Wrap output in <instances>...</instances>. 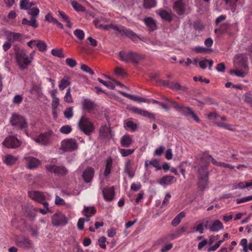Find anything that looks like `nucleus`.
Returning a JSON list of instances; mask_svg holds the SVG:
<instances>
[{"instance_id": "1", "label": "nucleus", "mask_w": 252, "mask_h": 252, "mask_svg": "<svg viewBox=\"0 0 252 252\" xmlns=\"http://www.w3.org/2000/svg\"><path fill=\"white\" fill-rule=\"evenodd\" d=\"M119 56L121 60L125 62L138 63L139 62L144 61L145 59L144 55L132 52H126L122 51L120 52Z\"/></svg>"}, {"instance_id": "2", "label": "nucleus", "mask_w": 252, "mask_h": 252, "mask_svg": "<svg viewBox=\"0 0 252 252\" xmlns=\"http://www.w3.org/2000/svg\"><path fill=\"white\" fill-rule=\"evenodd\" d=\"M164 99L168 101L170 103V106L174 108L177 111L186 116L191 117L196 122H199V118L190 108L184 107L175 101L170 100L167 97H164Z\"/></svg>"}, {"instance_id": "3", "label": "nucleus", "mask_w": 252, "mask_h": 252, "mask_svg": "<svg viewBox=\"0 0 252 252\" xmlns=\"http://www.w3.org/2000/svg\"><path fill=\"white\" fill-rule=\"evenodd\" d=\"M78 125L80 129L88 135H90L94 130L93 124L85 116L81 117Z\"/></svg>"}, {"instance_id": "4", "label": "nucleus", "mask_w": 252, "mask_h": 252, "mask_svg": "<svg viewBox=\"0 0 252 252\" xmlns=\"http://www.w3.org/2000/svg\"><path fill=\"white\" fill-rule=\"evenodd\" d=\"M10 122L12 126L21 129L26 128L28 126L25 118L17 114H13L12 115Z\"/></svg>"}, {"instance_id": "5", "label": "nucleus", "mask_w": 252, "mask_h": 252, "mask_svg": "<svg viewBox=\"0 0 252 252\" xmlns=\"http://www.w3.org/2000/svg\"><path fill=\"white\" fill-rule=\"evenodd\" d=\"M54 135V132L52 130H48L43 133L40 134L39 136L34 139L37 143L41 145L46 146L51 142V138Z\"/></svg>"}, {"instance_id": "6", "label": "nucleus", "mask_w": 252, "mask_h": 252, "mask_svg": "<svg viewBox=\"0 0 252 252\" xmlns=\"http://www.w3.org/2000/svg\"><path fill=\"white\" fill-rule=\"evenodd\" d=\"M53 225L58 227L63 226L67 223V219L65 216L60 212L55 213L51 218Z\"/></svg>"}, {"instance_id": "7", "label": "nucleus", "mask_w": 252, "mask_h": 252, "mask_svg": "<svg viewBox=\"0 0 252 252\" xmlns=\"http://www.w3.org/2000/svg\"><path fill=\"white\" fill-rule=\"evenodd\" d=\"M16 58L18 62H23V63H31L33 60L34 51L28 55L27 54L25 51L21 50H19L16 53Z\"/></svg>"}, {"instance_id": "8", "label": "nucleus", "mask_w": 252, "mask_h": 252, "mask_svg": "<svg viewBox=\"0 0 252 252\" xmlns=\"http://www.w3.org/2000/svg\"><path fill=\"white\" fill-rule=\"evenodd\" d=\"M46 168L48 171L53 173L57 176H65L68 173L67 169L63 166L53 165L46 166Z\"/></svg>"}, {"instance_id": "9", "label": "nucleus", "mask_w": 252, "mask_h": 252, "mask_svg": "<svg viewBox=\"0 0 252 252\" xmlns=\"http://www.w3.org/2000/svg\"><path fill=\"white\" fill-rule=\"evenodd\" d=\"M61 148L64 151H72L77 148V143L72 139H65L62 141Z\"/></svg>"}, {"instance_id": "10", "label": "nucleus", "mask_w": 252, "mask_h": 252, "mask_svg": "<svg viewBox=\"0 0 252 252\" xmlns=\"http://www.w3.org/2000/svg\"><path fill=\"white\" fill-rule=\"evenodd\" d=\"M2 144L7 148L15 149L20 146L21 143L16 137L9 136L5 139Z\"/></svg>"}, {"instance_id": "11", "label": "nucleus", "mask_w": 252, "mask_h": 252, "mask_svg": "<svg viewBox=\"0 0 252 252\" xmlns=\"http://www.w3.org/2000/svg\"><path fill=\"white\" fill-rule=\"evenodd\" d=\"M23 160L29 169L36 168L41 163V161L38 159L31 156L25 157Z\"/></svg>"}, {"instance_id": "12", "label": "nucleus", "mask_w": 252, "mask_h": 252, "mask_svg": "<svg viewBox=\"0 0 252 252\" xmlns=\"http://www.w3.org/2000/svg\"><path fill=\"white\" fill-rule=\"evenodd\" d=\"M28 195L32 199L39 203H42L45 200V195L42 192L38 191H30L28 192Z\"/></svg>"}, {"instance_id": "13", "label": "nucleus", "mask_w": 252, "mask_h": 252, "mask_svg": "<svg viewBox=\"0 0 252 252\" xmlns=\"http://www.w3.org/2000/svg\"><path fill=\"white\" fill-rule=\"evenodd\" d=\"M173 8L178 15H183L185 12V3L183 0H177L174 2Z\"/></svg>"}, {"instance_id": "14", "label": "nucleus", "mask_w": 252, "mask_h": 252, "mask_svg": "<svg viewBox=\"0 0 252 252\" xmlns=\"http://www.w3.org/2000/svg\"><path fill=\"white\" fill-rule=\"evenodd\" d=\"M94 169L93 168L89 167L83 172L82 177L84 182L86 183L90 182L94 176Z\"/></svg>"}, {"instance_id": "15", "label": "nucleus", "mask_w": 252, "mask_h": 252, "mask_svg": "<svg viewBox=\"0 0 252 252\" xmlns=\"http://www.w3.org/2000/svg\"><path fill=\"white\" fill-rule=\"evenodd\" d=\"M199 174V178L198 181V185L200 189L203 190L207 185L208 183V173L206 171H205L203 174H201V169H198Z\"/></svg>"}, {"instance_id": "16", "label": "nucleus", "mask_w": 252, "mask_h": 252, "mask_svg": "<svg viewBox=\"0 0 252 252\" xmlns=\"http://www.w3.org/2000/svg\"><path fill=\"white\" fill-rule=\"evenodd\" d=\"M104 199L107 201H112L115 194L114 189L113 187L105 188L102 190Z\"/></svg>"}, {"instance_id": "17", "label": "nucleus", "mask_w": 252, "mask_h": 252, "mask_svg": "<svg viewBox=\"0 0 252 252\" xmlns=\"http://www.w3.org/2000/svg\"><path fill=\"white\" fill-rule=\"evenodd\" d=\"M248 70L249 67L248 65L247 64H245L243 68L230 70L229 72L231 74H234L236 76L240 77H244L247 74Z\"/></svg>"}, {"instance_id": "18", "label": "nucleus", "mask_w": 252, "mask_h": 252, "mask_svg": "<svg viewBox=\"0 0 252 252\" xmlns=\"http://www.w3.org/2000/svg\"><path fill=\"white\" fill-rule=\"evenodd\" d=\"M99 135L103 138H110L112 137L109 125L102 126L99 130Z\"/></svg>"}, {"instance_id": "19", "label": "nucleus", "mask_w": 252, "mask_h": 252, "mask_svg": "<svg viewBox=\"0 0 252 252\" xmlns=\"http://www.w3.org/2000/svg\"><path fill=\"white\" fill-rule=\"evenodd\" d=\"M143 21L150 32H153L157 29L156 22L152 17L145 18L143 19Z\"/></svg>"}, {"instance_id": "20", "label": "nucleus", "mask_w": 252, "mask_h": 252, "mask_svg": "<svg viewBox=\"0 0 252 252\" xmlns=\"http://www.w3.org/2000/svg\"><path fill=\"white\" fill-rule=\"evenodd\" d=\"M124 172L130 178H132L134 176L135 172L132 169V162L130 159H126L125 166H124Z\"/></svg>"}, {"instance_id": "21", "label": "nucleus", "mask_w": 252, "mask_h": 252, "mask_svg": "<svg viewBox=\"0 0 252 252\" xmlns=\"http://www.w3.org/2000/svg\"><path fill=\"white\" fill-rule=\"evenodd\" d=\"M132 143V138L128 134H125L121 139V144L123 147H129Z\"/></svg>"}, {"instance_id": "22", "label": "nucleus", "mask_w": 252, "mask_h": 252, "mask_svg": "<svg viewBox=\"0 0 252 252\" xmlns=\"http://www.w3.org/2000/svg\"><path fill=\"white\" fill-rule=\"evenodd\" d=\"M112 164L113 159L110 157H108L105 160V167L104 171V176L107 177L111 173Z\"/></svg>"}, {"instance_id": "23", "label": "nucleus", "mask_w": 252, "mask_h": 252, "mask_svg": "<svg viewBox=\"0 0 252 252\" xmlns=\"http://www.w3.org/2000/svg\"><path fill=\"white\" fill-rule=\"evenodd\" d=\"M248 58L246 54L241 53L236 55L233 59L234 63H246Z\"/></svg>"}, {"instance_id": "24", "label": "nucleus", "mask_w": 252, "mask_h": 252, "mask_svg": "<svg viewBox=\"0 0 252 252\" xmlns=\"http://www.w3.org/2000/svg\"><path fill=\"white\" fill-rule=\"evenodd\" d=\"M16 243L19 246L24 248H29L31 247L32 245L31 241L25 237L17 239Z\"/></svg>"}, {"instance_id": "25", "label": "nucleus", "mask_w": 252, "mask_h": 252, "mask_svg": "<svg viewBox=\"0 0 252 252\" xmlns=\"http://www.w3.org/2000/svg\"><path fill=\"white\" fill-rule=\"evenodd\" d=\"M174 178V177L173 176H164L160 179V180L158 181V183L162 186L169 185L172 183Z\"/></svg>"}, {"instance_id": "26", "label": "nucleus", "mask_w": 252, "mask_h": 252, "mask_svg": "<svg viewBox=\"0 0 252 252\" xmlns=\"http://www.w3.org/2000/svg\"><path fill=\"white\" fill-rule=\"evenodd\" d=\"M82 106L83 109L90 112L94 108L95 105L92 100L85 99L82 102Z\"/></svg>"}, {"instance_id": "27", "label": "nucleus", "mask_w": 252, "mask_h": 252, "mask_svg": "<svg viewBox=\"0 0 252 252\" xmlns=\"http://www.w3.org/2000/svg\"><path fill=\"white\" fill-rule=\"evenodd\" d=\"M223 226L220 221L216 220L213 221L212 225L209 227L210 230L212 232H218L220 230L223 229Z\"/></svg>"}, {"instance_id": "28", "label": "nucleus", "mask_w": 252, "mask_h": 252, "mask_svg": "<svg viewBox=\"0 0 252 252\" xmlns=\"http://www.w3.org/2000/svg\"><path fill=\"white\" fill-rule=\"evenodd\" d=\"M149 165L155 167L157 170H160L161 167L159 165V161L157 159H153L151 160H146L145 161L144 166L146 168H147Z\"/></svg>"}, {"instance_id": "29", "label": "nucleus", "mask_w": 252, "mask_h": 252, "mask_svg": "<svg viewBox=\"0 0 252 252\" xmlns=\"http://www.w3.org/2000/svg\"><path fill=\"white\" fill-rule=\"evenodd\" d=\"M231 27V25L230 24L224 23L220 26L219 30L223 33H227L231 35L232 34Z\"/></svg>"}, {"instance_id": "30", "label": "nucleus", "mask_w": 252, "mask_h": 252, "mask_svg": "<svg viewBox=\"0 0 252 252\" xmlns=\"http://www.w3.org/2000/svg\"><path fill=\"white\" fill-rule=\"evenodd\" d=\"M18 159V158L16 157L11 155H7L5 156L4 161L7 165H12L16 163Z\"/></svg>"}, {"instance_id": "31", "label": "nucleus", "mask_w": 252, "mask_h": 252, "mask_svg": "<svg viewBox=\"0 0 252 252\" xmlns=\"http://www.w3.org/2000/svg\"><path fill=\"white\" fill-rule=\"evenodd\" d=\"M186 216V213L182 211L177 215L175 218L172 220L171 224L174 226H177L181 221V220Z\"/></svg>"}, {"instance_id": "32", "label": "nucleus", "mask_w": 252, "mask_h": 252, "mask_svg": "<svg viewBox=\"0 0 252 252\" xmlns=\"http://www.w3.org/2000/svg\"><path fill=\"white\" fill-rule=\"evenodd\" d=\"M159 15L162 19L168 22H171L172 20L171 14L165 10H160Z\"/></svg>"}, {"instance_id": "33", "label": "nucleus", "mask_w": 252, "mask_h": 252, "mask_svg": "<svg viewBox=\"0 0 252 252\" xmlns=\"http://www.w3.org/2000/svg\"><path fill=\"white\" fill-rule=\"evenodd\" d=\"M22 24L23 25H28L29 26H32L33 28H36L38 26L35 17H31L30 21L27 20L26 18H23L22 21Z\"/></svg>"}, {"instance_id": "34", "label": "nucleus", "mask_w": 252, "mask_h": 252, "mask_svg": "<svg viewBox=\"0 0 252 252\" xmlns=\"http://www.w3.org/2000/svg\"><path fill=\"white\" fill-rule=\"evenodd\" d=\"M121 32L122 35H125L129 38H133V37H137L136 34L133 31L125 27L124 29L121 31Z\"/></svg>"}, {"instance_id": "35", "label": "nucleus", "mask_w": 252, "mask_h": 252, "mask_svg": "<svg viewBox=\"0 0 252 252\" xmlns=\"http://www.w3.org/2000/svg\"><path fill=\"white\" fill-rule=\"evenodd\" d=\"M35 46L37 47L38 50L40 52H44L47 50L46 43L41 40H37Z\"/></svg>"}, {"instance_id": "36", "label": "nucleus", "mask_w": 252, "mask_h": 252, "mask_svg": "<svg viewBox=\"0 0 252 252\" xmlns=\"http://www.w3.org/2000/svg\"><path fill=\"white\" fill-rule=\"evenodd\" d=\"M69 79L68 77H64L61 80L59 87L61 90H64L66 87L70 85Z\"/></svg>"}, {"instance_id": "37", "label": "nucleus", "mask_w": 252, "mask_h": 252, "mask_svg": "<svg viewBox=\"0 0 252 252\" xmlns=\"http://www.w3.org/2000/svg\"><path fill=\"white\" fill-rule=\"evenodd\" d=\"M124 126L126 128L130 129L132 131H135L137 128V124L131 121L126 122L124 124Z\"/></svg>"}, {"instance_id": "38", "label": "nucleus", "mask_w": 252, "mask_h": 252, "mask_svg": "<svg viewBox=\"0 0 252 252\" xmlns=\"http://www.w3.org/2000/svg\"><path fill=\"white\" fill-rule=\"evenodd\" d=\"M169 88L175 90H186V88L181 86L178 82H171L169 83Z\"/></svg>"}, {"instance_id": "39", "label": "nucleus", "mask_w": 252, "mask_h": 252, "mask_svg": "<svg viewBox=\"0 0 252 252\" xmlns=\"http://www.w3.org/2000/svg\"><path fill=\"white\" fill-rule=\"evenodd\" d=\"M134 149H119V152L123 157L131 155L134 153Z\"/></svg>"}, {"instance_id": "40", "label": "nucleus", "mask_w": 252, "mask_h": 252, "mask_svg": "<svg viewBox=\"0 0 252 252\" xmlns=\"http://www.w3.org/2000/svg\"><path fill=\"white\" fill-rule=\"evenodd\" d=\"M156 4L155 0H143V6L145 8H151Z\"/></svg>"}, {"instance_id": "41", "label": "nucleus", "mask_w": 252, "mask_h": 252, "mask_svg": "<svg viewBox=\"0 0 252 252\" xmlns=\"http://www.w3.org/2000/svg\"><path fill=\"white\" fill-rule=\"evenodd\" d=\"M187 230V229L185 227H182L180 228L179 229L177 230L176 231L174 232L172 234V239H175L176 238L179 237L181 236L184 232H185Z\"/></svg>"}, {"instance_id": "42", "label": "nucleus", "mask_w": 252, "mask_h": 252, "mask_svg": "<svg viewBox=\"0 0 252 252\" xmlns=\"http://www.w3.org/2000/svg\"><path fill=\"white\" fill-rule=\"evenodd\" d=\"M247 188H249L248 182H241L233 186V189H244Z\"/></svg>"}, {"instance_id": "43", "label": "nucleus", "mask_w": 252, "mask_h": 252, "mask_svg": "<svg viewBox=\"0 0 252 252\" xmlns=\"http://www.w3.org/2000/svg\"><path fill=\"white\" fill-rule=\"evenodd\" d=\"M64 101L67 103H72L73 99L71 94V89L69 88L66 92L64 97Z\"/></svg>"}, {"instance_id": "44", "label": "nucleus", "mask_w": 252, "mask_h": 252, "mask_svg": "<svg viewBox=\"0 0 252 252\" xmlns=\"http://www.w3.org/2000/svg\"><path fill=\"white\" fill-rule=\"evenodd\" d=\"M131 100L138 101L139 102H145V103H150V100L148 99H146L143 97H140L136 95H132V96L131 97Z\"/></svg>"}, {"instance_id": "45", "label": "nucleus", "mask_w": 252, "mask_h": 252, "mask_svg": "<svg viewBox=\"0 0 252 252\" xmlns=\"http://www.w3.org/2000/svg\"><path fill=\"white\" fill-rule=\"evenodd\" d=\"M72 7L78 11H83L85 10L84 7L76 1H73L71 2Z\"/></svg>"}, {"instance_id": "46", "label": "nucleus", "mask_w": 252, "mask_h": 252, "mask_svg": "<svg viewBox=\"0 0 252 252\" xmlns=\"http://www.w3.org/2000/svg\"><path fill=\"white\" fill-rule=\"evenodd\" d=\"M215 125L218 126L223 127L229 130L232 131L234 130V129L232 128L233 126L231 125L220 123L218 122L215 123Z\"/></svg>"}, {"instance_id": "47", "label": "nucleus", "mask_w": 252, "mask_h": 252, "mask_svg": "<svg viewBox=\"0 0 252 252\" xmlns=\"http://www.w3.org/2000/svg\"><path fill=\"white\" fill-rule=\"evenodd\" d=\"M74 34L80 40H82L84 38L85 34L84 32L80 29H77L74 31Z\"/></svg>"}, {"instance_id": "48", "label": "nucleus", "mask_w": 252, "mask_h": 252, "mask_svg": "<svg viewBox=\"0 0 252 252\" xmlns=\"http://www.w3.org/2000/svg\"><path fill=\"white\" fill-rule=\"evenodd\" d=\"M51 54L55 57H58L59 58H63L64 55L63 53V51L62 49H54L51 51Z\"/></svg>"}, {"instance_id": "49", "label": "nucleus", "mask_w": 252, "mask_h": 252, "mask_svg": "<svg viewBox=\"0 0 252 252\" xmlns=\"http://www.w3.org/2000/svg\"><path fill=\"white\" fill-rule=\"evenodd\" d=\"M115 73L117 76L120 77H124L126 74L125 70L119 67H117L115 69Z\"/></svg>"}, {"instance_id": "50", "label": "nucleus", "mask_w": 252, "mask_h": 252, "mask_svg": "<svg viewBox=\"0 0 252 252\" xmlns=\"http://www.w3.org/2000/svg\"><path fill=\"white\" fill-rule=\"evenodd\" d=\"M60 131L62 133L67 134L72 131V128L71 126L69 125H65L62 126Z\"/></svg>"}, {"instance_id": "51", "label": "nucleus", "mask_w": 252, "mask_h": 252, "mask_svg": "<svg viewBox=\"0 0 252 252\" xmlns=\"http://www.w3.org/2000/svg\"><path fill=\"white\" fill-rule=\"evenodd\" d=\"M39 13V10L37 7H33L29 9L28 10V13L32 16V18H35V17L38 15Z\"/></svg>"}, {"instance_id": "52", "label": "nucleus", "mask_w": 252, "mask_h": 252, "mask_svg": "<svg viewBox=\"0 0 252 252\" xmlns=\"http://www.w3.org/2000/svg\"><path fill=\"white\" fill-rule=\"evenodd\" d=\"M12 41H20L22 40V35L19 33L11 32Z\"/></svg>"}, {"instance_id": "53", "label": "nucleus", "mask_w": 252, "mask_h": 252, "mask_svg": "<svg viewBox=\"0 0 252 252\" xmlns=\"http://www.w3.org/2000/svg\"><path fill=\"white\" fill-rule=\"evenodd\" d=\"M240 244L243 247L244 252H248V245L247 239H242L240 241Z\"/></svg>"}, {"instance_id": "54", "label": "nucleus", "mask_w": 252, "mask_h": 252, "mask_svg": "<svg viewBox=\"0 0 252 252\" xmlns=\"http://www.w3.org/2000/svg\"><path fill=\"white\" fill-rule=\"evenodd\" d=\"M207 118L210 120H215L217 118L220 117L219 115L217 113L216 111L210 112L207 115Z\"/></svg>"}, {"instance_id": "55", "label": "nucleus", "mask_w": 252, "mask_h": 252, "mask_svg": "<svg viewBox=\"0 0 252 252\" xmlns=\"http://www.w3.org/2000/svg\"><path fill=\"white\" fill-rule=\"evenodd\" d=\"M30 0H21L20 7L21 9H28V5H29Z\"/></svg>"}, {"instance_id": "56", "label": "nucleus", "mask_w": 252, "mask_h": 252, "mask_svg": "<svg viewBox=\"0 0 252 252\" xmlns=\"http://www.w3.org/2000/svg\"><path fill=\"white\" fill-rule=\"evenodd\" d=\"M64 116L67 119H70L73 116V108L70 107L64 112Z\"/></svg>"}, {"instance_id": "57", "label": "nucleus", "mask_w": 252, "mask_h": 252, "mask_svg": "<svg viewBox=\"0 0 252 252\" xmlns=\"http://www.w3.org/2000/svg\"><path fill=\"white\" fill-rule=\"evenodd\" d=\"M97 80L99 83L102 84L103 85H104L111 89H113L115 88V86L111 82H105L100 78H98Z\"/></svg>"}, {"instance_id": "58", "label": "nucleus", "mask_w": 252, "mask_h": 252, "mask_svg": "<svg viewBox=\"0 0 252 252\" xmlns=\"http://www.w3.org/2000/svg\"><path fill=\"white\" fill-rule=\"evenodd\" d=\"M250 200H252V195L243 197L241 198H238L236 199V202L237 204H240L249 201Z\"/></svg>"}, {"instance_id": "59", "label": "nucleus", "mask_w": 252, "mask_h": 252, "mask_svg": "<svg viewBox=\"0 0 252 252\" xmlns=\"http://www.w3.org/2000/svg\"><path fill=\"white\" fill-rule=\"evenodd\" d=\"M141 115L151 119H155V115L146 110H143Z\"/></svg>"}, {"instance_id": "60", "label": "nucleus", "mask_w": 252, "mask_h": 252, "mask_svg": "<svg viewBox=\"0 0 252 252\" xmlns=\"http://www.w3.org/2000/svg\"><path fill=\"white\" fill-rule=\"evenodd\" d=\"M45 20L49 22L53 23V24L57 23V20L56 18H54L52 16V14H51L50 13H48L45 16Z\"/></svg>"}, {"instance_id": "61", "label": "nucleus", "mask_w": 252, "mask_h": 252, "mask_svg": "<svg viewBox=\"0 0 252 252\" xmlns=\"http://www.w3.org/2000/svg\"><path fill=\"white\" fill-rule=\"evenodd\" d=\"M84 211L85 214L90 213L91 215H93L96 213V210L94 207H85Z\"/></svg>"}, {"instance_id": "62", "label": "nucleus", "mask_w": 252, "mask_h": 252, "mask_svg": "<svg viewBox=\"0 0 252 252\" xmlns=\"http://www.w3.org/2000/svg\"><path fill=\"white\" fill-rule=\"evenodd\" d=\"M106 241V238L104 237H101L98 239V244L99 246L102 249H106V246L105 245V242Z\"/></svg>"}, {"instance_id": "63", "label": "nucleus", "mask_w": 252, "mask_h": 252, "mask_svg": "<svg viewBox=\"0 0 252 252\" xmlns=\"http://www.w3.org/2000/svg\"><path fill=\"white\" fill-rule=\"evenodd\" d=\"M23 97L22 95L17 94L14 96L13 99V102L15 104H19L23 100Z\"/></svg>"}, {"instance_id": "64", "label": "nucleus", "mask_w": 252, "mask_h": 252, "mask_svg": "<svg viewBox=\"0 0 252 252\" xmlns=\"http://www.w3.org/2000/svg\"><path fill=\"white\" fill-rule=\"evenodd\" d=\"M81 69L87 73H89L91 75H93L94 74V72L88 66L85 64H83L81 66Z\"/></svg>"}]
</instances>
